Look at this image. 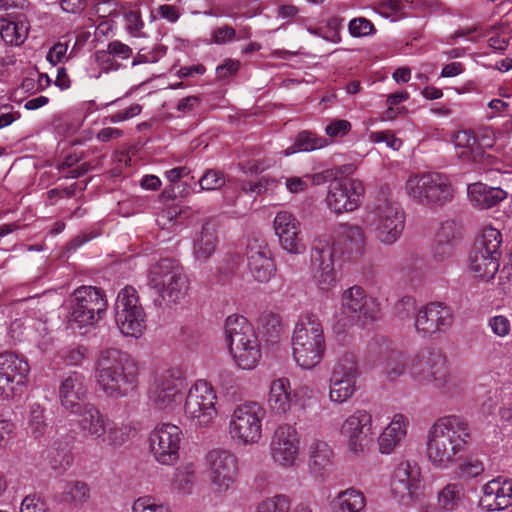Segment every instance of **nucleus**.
I'll return each instance as SVG.
<instances>
[{
	"label": "nucleus",
	"mask_w": 512,
	"mask_h": 512,
	"mask_svg": "<svg viewBox=\"0 0 512 512\" xmlns=\"http://www.w3.org/2000/svg\"><path fill=\"white\" fill-rule=\"evenodd\" d=\"M87 395L88 384L84 374L73 371L63 377L58 388V397L65 410L70 413L77 412L87 403Z\"/></svg>",
	"instance_id": "nucleus-25"
},
{
	"label": "nucleus",
	"mask_w": 512,
	"mask_h": 512,
	"mask_svg": "<svg viewBox=\"0 0 512 512\" xmlns=\"http://www.w3.org/2000/svg\"><path fill=\"white\" fill-rule=\"evenodd\" d=\"M290 501L284 495H276L261 501L256 512H289Z\"/></svg>",
	"instance_id": "nucleus-48"
},
{
	"label": "nucleus",
	"mask_w": 512,
	"mask_h": 512,
	"mask_svg": "<svg viewBox=\"0 0 512 512\" xmlns=\"http://www.w3.org/2000/svg\"><path fill=\"white\" fill-rule=\"evenodd\" d=\"M299 443L297 430L293 426L289 424L278 426L270 444L273 460L282 467H292L298 458Z\"/></svg>",
	"instance_id": "nucleus-24"
},
{
	"label": "nucleus",
	"mask_w": 512,
	"mask_h": 512,
	"mask_svg": "<svg viewBox=\"0 0 512 512\" xmlns=\"http://www.w3.org/2000/svg\"><path fill=\"white\" fill-rule=\"evenodd\" d=\"M95 378L100 390L114 400L132 395L139 385L137 361L115 348L100 352L95 364Z\"/></svg>",
	"instance_id": "nucleus-1"
},
{
	"label": "nucleus",
	"mask_w": 512,
	"mask_h": 512,
	"mask_svg": "<svg viewBox=\"0 0 512 512\" xmlns=\"http://www.w3.org/2000/svg\"><path fill=\"white\" fill-rule=\"evenodd\" d=\"M73 463L72 454L66 449L57 450V454L50 459V466L57 473H63Z\"/></svg>",
	"instance_id": "nucleus-55"
},
{
	"label": "nucleus",
	"mask_w": 512,
	"mask_h": 512,
	"mask_svg": "<svg viewBox=\"0 0 512 512\" xmlns=\"http://www.w3.org/2000/svg\"><path fill=\"white\" fill-rule=\"evenodd\" d=\"M357 379L330 376L329 398L332 402L342 404L346 402L356 390Z\"/></svg>",
	"instance_id": "nucleus-40"
},
{
	"label": "nucleus",
	"mask_w": 512,
	"mask_h": 512,
	"mask_svg": "<svg viewBox=\"0 0 512 512\" xmlns=\"http://www.w3.org/2000/svg\"><path fill=\"white\" fill-rule=\"evenodd\" d=\"M349 32L353 37H364L370 35L374 30L372 22L366 18H355L349 22Z\"/></svg>",
	"instance_id": "nucleus-56"
},
{
	"label": "nucleus",
	"mask_w": 512,
	"mask_h": 512,
	"mask_svg": "<svg viewBox=\"0 0 512 512\" xmlns=\"http://www.w3.org/2000/svg\"><path fill=\"white\" fill-rule=\"evenodd\" d=\"M409 374L418 385L436 389L447 388L452 380L446 356L432 347H424L412 357Z\"/></svg>",
	"instance_id": "nucleus-8"
},
{
	"label": "nucleus",
	"mask_w": 512,
	"mask_h": 512,
	"mask_svg": "<svg viewBox=\"0 0 512 512\" xmlns=\"http://www.w3.org/2000/svg\"><path fill=\"white\" fill-rule=\"evenodd\" d=\"M293 357L303 369H312L323 359L326 345L323 327L318 316L300 317L292 336Z\"/></svg>",
	"instance_id": "nucleus-6"
},
{
	"label": "nucleus",
	"mask_w": 512,
	"mask_h": 512,
	"mask_svg": "<svg viewBox=\"0 0 512 512\" xmlns=\"http://www.w3.org/2000/svg\"><path fill=\"white\" fill-rule=\"evenodd\" d=\"M376 350L382 360L384 373L389 379L395 380L404 374L408 367V358L405 352L397 349L387 340L370 344V351Z\"/></svg>",
	"instance_id": "nucleus-30"
},
{
	"label": "nucleus",
	"mask_w": 512,
	"mask_h": 512,
	"mask_svg": "<svg viewBox=\"0 0 512 512\" xmlns=\"http://www.w3.org/2000/svg\"><path fill=\"white\" fill-rule=\"evenodd\" d=\"M182 430L175 424H158L150 433V451L155 460L163 465H173L179 460Z\"/></svg>",
	"instance_id": "nucleus-17"
},
{
	"label": "nucleus",
	"mask_w": 512,
	"mask_h": 512,
	"mask_svg": "<svg viewBox=\"0 0 512 512\" xmlns=\"http://www.w3.org/2000/svg\"><path fill=\"white\" fill-rule=\"evenodd\" d=\"M500 267V258L473 249L469 257V269L475 278L489 281Z\"/></svg>",
	"instance_id": "nucleus-33"
},
{
	"label": "nucleus",
	"mask_w": 512,
	"mask_h": 512,
	"mask_svg": "<svg viewBox=\"0 0 512 512\" xmlns=\"http://www.w3.org/2000/svg\"><path fill=\"white\" fill-rule=\"evenodd\" d=\"M454 323V311L444 302H430L422 306L415 316L416 332L423 336H432L447 332Z\"/></svg>",
	"instance_id": "nucleus-20"
},
{
	"label": "nucleus",
	"mask_w": 512,
	"mask_h": 512,
	"mask_svg": "<svg viewBox=\"0 0 512 512\" xmlns=\"http://www.w3.org/2000/svg\"><path fill=\"white\" fill-rule=\"evenodd\" d=\"M44 412V408L39 404L30 406L26 430L35 439H40L46 433L48 425Z\"/></svg>",
	"instance_id": "nucleus-44"
},
{
	"label": "nucleus",
	"mask_w": 512,
	"mask_h": 512,
	"mask_svg": "<svg viewBox=\"0 0 512 512\" xmlns=\"http://www.w3.org/2000/svg\"><path fill=\"white\" fill-rule=\"evenodd\" d=\"M454 247L455 244L436 239L433 247L434 259L436 261L442 262L451 258L454 254Z\"/></svg>",
	"instance_id": "nucleus-60"
},
{
	"label": "nucleus",
	"mask_w": 512,
	"mask_h": 512,
	"mask_svg": "<svg viewBox=\"0 0 512 512\" xmlns=\"http://www.w3.org/2000/svg\"><path fill=\"white\" fill-rule=\"evenodd\" d=\"M480 505L487 511H502L512 505V479L498 476L482 488Z\"/></svg>",
	"instance_id": "nucleus-27"
},
{
	"label": "nucleus",
	"mask_w": 512,
	"mask_h": 512,
	"mask_svg": "<svg viewBox=\"0 0 512 512\" xmlns=\"http://www.w3.org/2000/svg\"><path fill=\"white\" fill-rule=\"evenodd\" d=\"M312 391L307 386H302L292 394L290 381L282 377L271 382L267 396V405L271 412L276 415H285L292 405V396L296 397L298 393L309 395Z\"/></svg>",
	"instance_id": "nucleus-29"
},
{
	"label": "nucleus",
	"mask_w": 512,
	"mask_h": 512,
	"mask_svg": "<svg viewBox=\"0 0 512 512\" xmlns=\"http://www.w3.org/2000/svg\"><path fill=\"white\" fill-rule=\"evenodd\" d=\"M195 480V472L191 465H185L176 469L173 484L181 491H188Z\"/></svg>",
	"instance_id": "nucleus-50"
},
{
	"label": "nucleus",
	"mask_w": 512,
	"mask_h": 512,
	"mask_svg": "<svg viewBox=\"0 0 512 512\" xmlns=\"http://www.w3.org/2000/svg\"><path fill=\"white\" fill-rule=\"evenodd\" d=\"M107 300L102 289L80 286L69 299V322L77 327L93 326L106 312Z\"/></svg>",
	"instance_id": "nucleus-9"
},
{
	"label": "nucleus",
	"mask_w": 512,
	"mask_h": 512,
	"mask_svg": "<svg viewBox=\"0 0 512 512\" xmlns=\"http://www.w3.org/2000/svg\"><path fill=\"white\" fill-rule=\"evenodd\" d=\"M185 380L178 368H170L157 374L149 388L152 405L162 411H173L183 400Z\"/></svg>",
	"instance_id": "nucleus-14"
},
{
	"label": "nucleus",
	"mask_w": 512,
	"mask_h": 512,
	"mask_svg": "<svg viewBox=\"0 0 512 512\" xmlns=\"http://www.w3.org/2000/svg\"><path fill=\"white\" fill-rule=\"evenodd\" d=\"M373 226L375 236L382 244L395 243L405 226V213L400 203L382 193L374 208Z\"/></svg>",
	"instance_id": "nucleus-11"
},
{
	"label": "nucleus",
	"mask_w": 512,
	"mask_h": 512,
	"mask_svg": "<svg viewBox=\"0 0 512 512\" xmlns=\"http://www.w3.org/2000/svg\"><path fill=\"white\" fill-rule=\"evenodd\" d=\"M217 237L215 229L210 224H204L199 235L195 238L193 244V253L198 261H207L215 252Z\"/></svg>",
	"instance_id": "nucleus-35"
},
{
	"label": "nucleus",
	"mask_w": 512,
	"mask_h": 512,
	"mask_svg": "<svg viewBox=\"0 0 512 512\" xmlns=\"http://www.w3.org/2000/svg\"><path fill=\"white\" fill-rule=\"evenodd\" d=\"M462 474L468 477H477L484 471L483 463L475 458H467L465 459L459 466Z\"/></svg>",
	"instance_id": "nucleus-61"
},
{
	"label": "nucleus",
	"mask_w": 512,
	"mask_h": 512,
	"mask_svg": "<svg viewBox=\"0 0 512 512\" xmlns=\"http://www.w3.org/2000/svg\"><path fill=\"white\" fill-rule=\"evenodd\" d=\"M216 405L217 395L212 385L205 380H198L186 395L184 414L191 426L208 428L218 415Z\"/></svg>",
	"instance_id": "nucleus-10"
},
{
	"label": "nucleus",
	"mask_w": 512,
	"mask_h": 512,
	"mask_svg": "<svg viewBox=\"0 0 512 512\" xmlns=\"http://www.w3.org/2000/svg\"><path fill=\"white\" fill-rule=\"evenodd\" d=\"M467 196L471 205L480 210L489 209L507 198V192L500 187H492L482 182L469 184Z\"/></svg>",
	"instance_id": "nucleus-31"
},
{
	"label": "nucleus",
	"mask_w": 512,
	"mask_h": 512,
	"mask_svg": "<svg viewBox=\"0 0 512 512\" xmlns=\"http://www.w3.org/2000/svg\"><path fill=\"white\" fill-rule=\"evenodd\" d=\"M465 498V487L462 483H448L438 493V505L440 509L452 512L464 505Z\"/></svg>",
	"instance_id": "nucleus-36"
},
{
	"label": "nucleus",
	"mask_w": 512,
	"mask_h": 512,
	"mask_svg": "<svg viewBox=\"0 0 512 512\" xmlns=\"http://www.w3.org/2000/svg\"><path fill=\"white\" fill-rule=\"evenodd\" d=\"M148 284L155 290L159 306L180 303L189 290V279L183 267L174 259L163 258L150 266Z\"/></svg>",
	"instance_id": "nucleus-5"
},
{
	"label": "nucleus",
	"mask_w": 512,
	"mask_h": 512,
	"mask_svg": "<svg viewBox=\"0 0 512 512\" xmlns=\"http://www.w3.org/2000/svg\"><path fill=\"white\" fill-rule=\"evenodd\" d=\"M470 439L468 423L457 416H447L434 423L428 432L426 453L430 463L449 468Z\"/></svg>",
	"instance_id": "nucleus-2"
},
{
	"label": "nucleus",
	"mask_w": 512,
	"mask_h": 512,
	"mask_svg": "<svg viewBox=\"0 0 512 512\" xmlns=\"http://www.w3.org/2000/svg\"><path fill=\"white\" fill-rule=\"evenodd\" d=\"M226 183L225 176L222 172L209 169L200 178L199 184L202 190H217L224 186Z\"/></svg>",
	"instance_id": "nucleus-51"
},
{
	"label": "nucleus",
	"mask_w": 512,
	"mask_h": 512,
	"mask_svg": "<svg viewBox=\"0 0 512 512\" xmlns=\"http://www.w3.org/2000/svg\"><path fill=\"white\" fill-rule=\"evenodd\" d=\"M125 26L128 33L134 37L141 35L144 21L139 10H130L124 14Z\"/></svg>",
	"instance_id": "nucleus-52"
},
{
	"label": "nucleus",
	"mask_w": 512,
	"mask_h": 512,
	"mask_svg": "<svg viewBox=\"0 0 512 512\" xmlns=\"http://www.w3.org/2000/svg\"><path fill=\"white\" fill-rule=\"evenodd\" d=\"M422 475L419 465L415 461H402L396 467L391 490L394 496L403 501L405 498L411 499L420 489Z\"/></svg>",
	"instance_id": "nucleus-26"
},
{
	"label": "nucleus",
	"mask_w": 512,
	"mask_h": 512,
	"mask_svg": "<svg viewBox=\"0 0 512 512\" xmlns=\"http://www.w3.org/2000/svg\"><path fill=\"white\" fill-rule=\"evenodd\" d=\"M339 240L343 254L349 259L359 257L365 248L366 237L362 227L358 225L343 223L338 228Z\"/></svg>",
	"instance_id": "nucleus-32"
},
{
	"label": "nucleus",
	"mask_w": 512,
	"mask_h": 512,
	"mask_svg": "<svg viewBox=\"0 0 512 512\" xmlns=\"http://www.w3.org/2000/svg\"><path fill=\"white\" fill-rule=\"evenodd\" d=\"M89 496L90 489L88 485L85 482L75 480L64 485L58 499L66 504L81 505L88 500Z\"/></svg>",
	"instance_id": "nucleus-41"
},
{
	"label": "nucleus",
	"mask_w": 512,
	"mask_h": 512,
	"mask_svg": "<svg viewBox=\"0 0 512 512\" xmlns=\"http://www.w3.org/2000/svg\"><path fill=\"white\" fill-rule=\"evenodd\" d=\"M454 142L456 147L462 148L461 157L469 159L472 154L478 151V141L471 130L459 131L455 134Z\"/></svg>",
	"instance_id": "nucleus-47"
},
{
	"label": "nucleus",
	"mask_w": 512,
	"mask_h": 512,
	"mask_svg": "<svg viewBox=\"0 0 512 512\" xmlns=\"http://www.w3.org/2000/svg\"><path fill=\"white\" fill-rule=\"evenodd\" d=\"M108 46V53H111L114 60H117V59H121V60H126L128 58H130V56L132 55V49L122 43L121 41L119 40H114L112 42H109L107 44Z\"/></svg>",
	"instance_id": "nucleus-63"
},
{
	"label": "nucleus",
	"mask_w": 512,
	"mask_h": 512,
	"mask_svg": "<svg viewBox=\"0 0 512 512\" xmlns=\"http://www.w3.org/2000/svg\"><path fill=\"white\" fill-rule=\"evenodd\" d=\"M333 451L324 441L316 440L310 446V468L316 474L322 475L333 464Z\"/></svg>",
	"instance_id": "nucleus-37"
},
{
	"label": "nucleus",
	"mask_w": 512,
	"mask_h": 512,
	"mask_svg": "<svg viewBox=\"0 0 512 512\" xmlns=\"http://www.w3.org/2000/svg\"><path fill=\"white\" fill-rule=\"evenodd\" d=\"M28 23L15 16L0 19V36L8 45H21L28 36Z\"/></svg>",
	"instance_id": "nucleus-34"
},
{
	"label": "nucleus",
	"mask_w": 512,
	"mask_h": 512,
	"mask_svg": "<svg viewBox=\"0 0 512 512\" xmlns=\"http://www.w3.org/2000/svg\"><path fill=\"white\" fill-rule=\"evenodd\" d=\"M351 130V123L347 120L337 119L328 124L325 132L330 137L344 136Z\"/></svg>",
	"instance_id": "nucleus-62"
},
{
	"label": "nucleus",
	"mask_w": 512,
	"mask_h": 512,
	"mask_svg": "<svg viewBox=\"0 0 512 512\" xmlns=\"http://www.w3.org/2000/svg\"><path fill=\"white\" fill-rule=\"evenodd\" d=\"M405 192L414 203L439 209L453 202L456 188L447 174L422 172L407 179Z\"/></svg>",
	"instance_id": "nucleus-4"
},
{
	"label": "nucleus",
	"mask_w": 512,
	"mask_h": 512,
	"mask_svg": "<svg viewBox=\"0 0 512 512\" xmlns=\"http://www.w3.org/2000/svg\"><path fill=\"white\" fill-rule=\"evenodd\" d=\"M408 424L409 421L406 416L403 414H395L392 421L385 428V435L389 436L392 433L394 436L404 439L407 433Z\"/></svg>",
	"instance_id": "nucleus-53"
},
{
	"label": "nucleus",
	"mask_w": 512,
	"mask_h": 512,
	"mask_svg": "<svg viewBox=\"0 0 512 512\" xmlns=\"http://www.w3.org/2000/svg\"><path fill=\"white\" fill-rule=\"evenodd\" d=\"M258 328L267 340L276 341L282 332L280 317L272 312H264L258 319Z\"/></svg>",
	"instance_id": "nucleus-45"
},
{
	"label": "nucleus",
	"mask_w": 512,
	"mask_h": 512,
	"mask_svg": "<svg viewBox=\"0 0 512 512\" xmlns=\"http://www.w3.org/2000/svg\"><path fill=\"white\" fill-rule=\"evenodd\" d=\"M94 56L99 67L105 71L118 70L121 66L112 54L108 53V46L106 49L97 50Z\"/></svg>",
	"instance_id": "nucleus-58"
},
{
	"label": "nucleus",
	"mask_w": 512,
	"mask_h": 512,
	"mask_svg": "<svg viewBox=\"0 0 512 512\" xmlns=\"http://www.w3.org/2000/svg\"><path fill=\"white\" fill-rule=\"evenodd\" d=\"M265 409L257 402H246L233 411L229 423L231 438L237 443L253 445L262 437V421Z\"/></svg>",
	"instance_id": "nucleus-12"
},
{
	"label": "nucleus",
	"mask_w": 512,
	"mask_h": 512,
	"mask_svg": "<svg viewBox=\"0 0 512 512\" xmlns=\"http://www.w3.org/2000/svg\"><path fill=\"white\" fill-rule=\"evenodd\" d=\"M30 366L13 352L0 354V399L8 400L18 395L26 381Z\"/></svg>",
	"instance_id": "nucleus-18"
},
{
	"label": "nucleus",
	"mask_w": 512,
	"mask_h": 512,
	"mask_svg": "<svg viewBox=\"0 0 512 512\" xmlns=\"http://www.w3.org/2000/svg\"><path fill=\"white\" fill-rule=\"evenodd\" d=\"M248 267L253 278L260 283H267L276 272L272 253L265 243L253 241L248 245Z\"/></svg>",
	"instance_id": "nucleus-28"
},
{
	"label": "nucleus",
	"mask_w": 512,
	"mask_h": 512,
	"mask_svg": "<svg viewBox=\"0 0 512 512\" xmlns=\"http://www.w3.org/2000/svg\"><path fill=\"white\" fill-rule=\"evenodd\" d=\"M207 475L217 493H226L235 484L238 474V458L229 450L213 449L205 456Z\"/></svg>",
	"instance_id": "nucleus-15"
},
{
	"label": "nucleus",
	"mask_w": 512,
	"mask_h": 512,
	"mask_svg": "<svg viewBox=\"0 0 512 512\" xmlns=\"http://www.w3.org/2000/svg\"><path fill=\"white\" fill-rule=\"evenodd\" d=\"M274 231L283 250L295 255L306 251L301 223L291 212L280 211L276 214Z\"/></svg>",
	"instance_id": "nucleus-23"
},
{
	"label": "nucleus",
	"mask_w": 512,
	"mask_h": 512,
	"mask_svg": "<svg viewBox=\"0 0 512 512\" xmlns=\"http://www.w3.org/2000/svg\"><path fill=\"white\" fill-rule=\"evenodd\" d=\"M416 310V300L405 296L394 305V314L401 320L409 318Z\"/></svg>",
	"instance_id": "nucleus-57"
},
{
	"label": "nucleus",
	"mask_w": 512,
	"mask_h": 512,
	"mask_svg": "<svg viewBox=\"0 0 512 512\" xmlns=\"http://www.w3.org/2000/svg\"><path fill=\"white\" fill-rule=\"evenodd\" d=\"M15 425L0 413V447H6L14 436Z\"/></svg>",
	"instance_id": "nucleus-64"
},
{
	"label": "nucleus",
	"mask_w": 512,
	"mask_h": 512,
	"mask_svg": "<svg viewBox=\"0 0 512 512\" xmlns=\"http://www.w3.org/2000/svg\"><path fill=\"white\" fill-rule=\"evenodd\" d=\"M226 341L236 364L245 370L254 369L261 359V346L253 326L240 315L225 321Z\"/></svg>",
	"instance_id": "nucleus-7"
},
{
	"label": "nucleus",
	"mask_w": 512,
	"mask_h": 512,
	"mask_svg": "<svg viewBox=\"0 0 512 512\" xmlns=\"http://www.w3.org/2000/svg\"><path fill=\"white\" fill-rule=\"evenodd\" d=\"M366 506L364 494L349 488L340 492L333 502L334 512H361Z\"/></svg>",
	"instance_id": "nucleus-38"
},
{
	"label": "nucleus",
	"mask_w": 512,
	"mask_h": 512,
	"mask_svg": "<svg viewBox=\"0 0 512 512\" xmlns=\"http://www.w3.org/2000/svg\"><path fill=\"white\" fill-rule=\"evenodd\" d=\"M502 234L491 226L484 227L481 237L476 241L474 248L480 252L501 258Z\"/></svg>",
	"instance_id": "nucleus-39"
},
{
	"label": "nucleus",
	"mask_w": 512,
	"mask_h": 512,
	"mask_svg": "<svg viewBox=\"0 0 512 512\" xmlns=\"http://www.w3.org/2000/svg\"><path fill=\"white\" fill-rule=\"evenodd\" d=\"M331 376L357 379L359 376V368L355 354L350 351H345L339 355L332 367Z\"/></svg>",
	"instance_id": "nucleus-42"
},
{
	"label": "nucleus",
	"mask_w": 512,
	"mask_h": 512,
	"mask_svg": "<svg viewBox=\"0 0 512 512\" xmlns=\"http://www.w3.org/2000/svg\"><path fill=\"white\" fill-rule=\"evenodd\" d=\"M461 237V227L455 220L444 221L436 234V239L455 244Z\"/></svg>",
	"instance_id": "nucleus-49"
},
{
	"label": "nucleus",
	"mask_w": 512,
	"mask_h": 512,
	"mask_svg": "<svg viewBox=\"0 0 512 512\" xmlns=\"http://www.w3.org/2000/svg\"><path fill=\"white\" fill-rule=\"evenodd\" d=\"M134 512H170L169 509L151 497L138 498L133 505Z\"/></svg>",
	"instance_id": "nucleus-54"
},
{
	"label": "nucleus",
	"mask_w": 512,
	"mask_h": 512,
	"mask_svg": "<svg viewBox=\"0 0 512 512\" xmlns=\"http://www.w3.org/2000/svg\"><path fill=\"white\" fill-rule=\"evenodd\" d=\"M341 309L349 319L365 325L377 319L379 304L361 286L354 285L343 291Z\"/></svg>",
	"instance_id": "nucleus-21"
},
{
	"label": "nucleus",
	"mask_w": 512,
	"mask_h": 512,
	"mask_svg": "<svg viewBox=\"0 0 512 512\" xmlns=\"http://www.w3.org/2000/svg\"><path fill=\"white\" fill-rule=\"evenodd\" d=\"M334 247L328 241L316 239L311 249L310 271L317 287L329 290L336 282Z\"/></svg>",
	"instance_id": "nucleus-22"
},
{
	"label": "nucleus",
	"mask_w": 512,
	"mask_h": 512,
	"mask_svg": "<svg viewBox=\"0 0 512 512\" xmlns=\"http://www.w3.org/2000/svg\"><path fill=\"white\" fill-rule=\"evenodd\" d=\"M412 7V2L406 0H382L379 5V13L391 18L392 21L404 18L406 16L405 9Z\"/></svg>",
	"instance_id": "nucleus-46"
},
{
	"label": "nucleus",
	"mask_w": 512,
	"mask_h": 512,
	"mask_svg": "<svg viewBox=\"0 0 512 512\" xmlns=\"http://www.w3.org/2000/svg\"><path fill=\"white\" fill-rule=\"evenodd\" d=\"M76 424L81 434L100 444L115 450L123 446L130 437L132 429L109 419L94 404L86 403L77 412Z\"/></svg>",
	"instance_id": "nucleus-3"
},
{
	"label": "nucleus",
	"mask_w": 512,
	"mask_h": 512,
	"mask_svg": "<svg viewBox=\"0 0 512 512\" xmlns=\"http://www.w3.org/2000/svg\"><path fill=\"white\" fill-rule=\"evenodd\" d=\"M328 140L324 137H318L315 133L310 131L300 132L295 140V143L286 150V154L290 155L299 151H313L325 147Z\"/></svg>",
	"instance_id": "nucleus-43"
},
{
	"label": "nucleus",
	"mask_w": 512,
	"mask_h": 512,
	"mask_svg": "<svg viewBox=\"0 0 512 512\" xmlns=\"http://www.w3.org/2000/svg\"><path fill=\"white\" fill-rule=\"evenodd\" d=\"M364 186L358 179H340L329 184L328 209L336 215L356 210L362 201Z\"/></svg>",
	"instance_id": "nucleus-19"
},
{
	"label": "nucleus",
	"mask_w": 512,
	"mask_h": 512,
	"mask_svg": "<svg viewBox=\"0 0 512 512\" xmlns=\"http://www.w3.org/2000/svg\"><path fill=\"white\" fill-rule=\"evenodd\" d=\"M340 433L350 453L364 455L373 442L372 415L366 410H356L344 420Z\"/></svg>",
	"instance_id": "nucleus-16"
},
{
	"label": "nucleus",
	"mask_w": 512,
	"mask_h": 512,
	"mask_svg": "<svg viewBox=\"0 0 512 512\" xmlns=\"http://www.w3.org/2000/svg\"><path fill=\"white\" fill-rule=\"evenodd\" d=\"M489 327L498 337H505L510 333L511 325L507 317L497 315L489 319Z\"/></svg>",
	"instance_id": "nucleus-59"
},
{
	"label": "nucleus",
	"mask_w": 512,
	"mask_h": 512,
	"mask_svg": "<svg viewBox=\"0 0 512 512\" xmlns=\"http://www.w3.org/2000/svg\"><path fill=\"white\" fill-rule=\"evenodd\" d=\"M115 322L125 336L139 337L146 328V314L135 288L126 286L117 295Z\"/></svg>",
	"instance_id": "nucleus-13"
}]
</instances>
